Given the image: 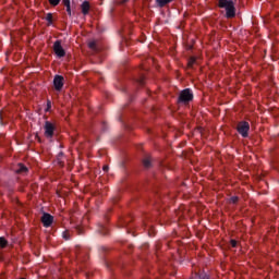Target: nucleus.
Instances as JSON below:
<instances>
[{"label": "nucleus", "instance_id": "obj_1", "mask_svg": "<svg viewBox=\"0 0 279 279\" xmlns=\"http://www.w3.org/2000/svg\"><path fill=\"white\" fill-rule=\"evenodd\" d=\"M218 8H225L227 19H234L236 16V9L232 0H219Z\"/></svg>", "mask_w": 279, "mask_h": 279}, {"label": "nucleus", "instance_id": "obj_6", "mask_svg": "<svg viewBox=\"0 0 279 279\" xmlns=\"http://www.w3.org/2000/svg\"><path fill=\"white\" fill-rule=\"evenodd\" d=\"M54 90H62L64 86V76L56 75L53 80Z\"/></svg>", "mask_w": 279, "mask_h": 279}, {"label": "nucleus", "instance_id": "obj_11", "mask_svg": "<svg viewBox=\"0 0 279 279\" xmlns=\"http://www.w3.org/2000/svg\"><path fill=\"white\" fill-rule=\"evenodd\" d=\"M19 169L16 170V173H27V167H25L23 163L17 165Z\"/></svg>", "mask_w": 279, "mask_h": 279}, {"label": "nucleus", "instance_id": "obj_5", "mask_svg": "<svg viewBox=\"0 0 279 279\" xmlns=\"http://www.w3.org/2000/svg\"><path fill=\"white\" fill-rule=\"evenodd\" d=\"M236 130L243 138H247L250 132V123L248 122H240L236 126Z\"/></svg>", "mask_w": 279, "mask_h": 279}, {"label": "nucleus", "instance_id": "obj_18", "mask_svg": "<svg viewBox=\"0 0 279 279\" xmlns=\"http://www.w3.org/2000/svg\"><path fill=\"white\" fill-rule=\"evenodd\" d=\"M63 5L69 7L71 5V0H62Z\"/></svg>", "mask_w": 279, "mask_h": 279}, {"label": "nucleus", "instance_id": "obj_23", "mask_svg": "<svg viewBox=\"0 0 279 279\" xmlns=\"http://www.w3.org/2000/svg\"><path fill=\"white\" fill-rule=\"evenodd\" d=\"M140 84H142V85L144 84V81H143V78H141V80H140Z\"/></svg>", "mask_w": 279, "mask_h": 279}, {"label": "nucleus", "instance_id": "obj_16", "mask_svg": "<svg viewBox=\"0 0 279 279\" xmlns=\"http://www.w3.org/2000/svg\"><path fill=\"white\" fill-rule=\"evenodd\" d=\"M48 1H49L50 5H53V7L60 4V0H48Z\"/></svg>", "mask_w": 279, "mask_h": 279}, {"label": "nucleus", "instance_id": "obj_20", "mask_svg": "<svg viewBox=\"0 0 279 279\" xmlns=\"http://www.w3.org/2000/svg\"><path fill=\"white\" fill-rule=\"evenodd\" d=\"M65 8H66V12H68L69 16H71V4Z\"/></svg>", "mask_w": 279, "mask_h": 279}, {"label": "nucleus", "instance_id": "obj_17", "mask_svg": "<svg viewBox=\"0 0 279 279\" xmlns=\"http://www.w3.org/2000/svg\"><path fill=\"white\" fill-rule=\"evenodd\" d=\"M230 202H231V204H236V202H239V197L233 196L230 198Z\"/></svg>", "mask_w": 279, "mask_h": 279}, {"label": "nucleus", "instance_id": "obj_13", "mask_svg": "<svg viewBox=\"0 0 279 279\" xmlns=\"http://www.w3.org/2000/svg\"><path fill=\"white\" fill-rule=\"evenodd\" d=\"M196 61L197 59L195 57L190 58L187 61V68L193 69V65L195 64Z\"/></svg>", "mask_w": 279, "mask_h": 279}, {"label": "nucleus", "instance_id": "obj_9", "mask_svg": "<svg viewBox=\"0 0 279 279\" xmlns=\"http://www.w3.org/2000/svg\"><path fill=\"white\" fill-rule=\"evenodd\" d=\"M174 0H156L158 8H165L168 3H173Z\"/></svg>", "mask_w": 279, "mask_h": 279}, {"label": "nucleus", "instance_id": "obj_7", "mask_svg": "<svg viewBox=\"0 0 279 279\" xmlns=\"http://www.w3.org/2000/svg\"><path fill=\"white\" fill-rule=\"evenodd\" d=\"M41 223L45 228H49L53 223V216L50 214H44L41 217Z\"/></svg>", "mask_w": 279, "mask_h": 279}, {"label": "nucleus", "instance_id": "obj_3", "mask_svg": "<svg viewBox=\"0 0 279 279\" xmlns=\"http://www.w3.org/2000/svg\"><path fill=\"white\" fill-rule=\"evenodd\" d=\"M56 132V125L47 121L44 125V136L46 138H53V133Z\"/></svg>", "mask_w": 279, "mask_h": 279}, {"label": "nucleus", "instance_id": "obj_15", "mask_svg": "<svg viewBox=\"0 0 279 279\" xmlns=\"http://www.w3.org/2000/svg\"><path fill=\"white\" fill-rule=\"evenodd\" d=\"M8 245V240L5 238H0V247H7Z\"/></svg>", "mask_w": 279, "mask_h": 279}, {"label": "nucleus", "instance_id": "obj_22", "mask_svg": "<svg viewBox=\"0 0 279 279\" xmlns=\"http://www.w3.org/2000/svg\"><path fill=\"white\" fill-rule=\"evenodd\" d=\"M109 169H110V167H108V166L102 167V171H105V172H108Z\"/></svg>", "mask_w": 279, "mask_h": 279}, {"label": "nucleus", "instance_id": "obj_19", "mask_svg": "<svg viewBox=\"0 0 279 279\" xmlns=\"http://www.w3.org/2000/svg\"><path fill=\"white\" fill-rule=\"evenodd\" d=\"M230 243H231V246L236 247V243H238L236 240H231Z\"/></svg>", "mask_w": 279, "mask_h": 279}, {"label": "nucleus", "instance_id": "obj_8", "mask_svg": "<svg viewBox=\"0 0 279 279\" xmlns=\"http://www.w3.org/2000/svg\"><path fill=\"white\" fill-rule=\"evenodd\" d=\"M81 10H82V14H84V16H87V14L90 12V2L84 1L81 4Z\"/></svg>", "mask_w": 279, "mask_h": 279}, {"label": "nucleus", "instance_id": "obj_24", "mask_svg": "<svg viewBox=\"0 0 279 279\" xmlns=\"http://www.w3.org/2000/svg\"><path fill=\"white\" fill-rule=\"evenodd\" d=\"M128 1H130V0H122V3H128Z\"/></svg>", "mask_w": 279, "mask_h": 279}, {"label": "nucleus", "instance_id": "obj_2", "mask_svg": "<svg viewBox=\"0 0 279 279\" xmlns=\"http://www.w3.org/2000/svg\"><path fill=\"white\" fill-rule=\"evenodd\" d=\"M189 101H193V93L191 92V89L186 88L180 93L178 102L189 104Z\"/></svg>", "mask_w": 279, "mask_h": 279}, {"label": "nucleus", "instance_id": "obj_26", "mask_svg": "<svg viewBox=\"0 0 279 279\" xmlns=\"http://www.w3.org/2000/svg\"><path fill=\"white\" fill-rule=\"evenodd\" d=\"M64 239H69L66 235H64Z\"/></svg>", "mask_w": 279, "mask_h": 279}, {"label": "nucleus", "instance_id": "obj_14", "mask_svg": "<svg viewBox=\"0 0 279 279\" xmlns=\"http://www.w3.org/2000/svg\"><path fill=\"white\" fill-rule=\"evenodd\" d=\"M88 47H89V49H92V51H97V41H95V40L89 41Z\"/></svg>", "mask_w": 279, "mask_h": 279}, {"label": "nucleus", "instance_id": "obj_25", "mask_svg": "<svg viewBox=\"0 0 279 279\" xmlns=\"http://www.w3.org/2000/svg\"><path fill=\"white\" fill-rule=\"evenodd\" d=\"M61 167H64V163H60Z\"/></svg>", "mask_w": 279, "mask_h": 279}, {"label": "nucleus", "instance_id": "obj_4", "mask_svg": "<svg viewBox=\"0 0 279 279\" xmlns=\"http://www.w3.org/2000/svg\"><path fill=\"white\" fill-rule=\"evenodd\" d=\"M53 52L56 53L57 58H64V56H66V51L62 47V41L60 40L54 41Z\"/></svg>", "mask_w": 279, "mask_h": 279}, {"label": "nucleus", "instance_id": "obj_12", "mask_svg": "<svg viewBox=\"0 0 279 279\" xmlns=\"http://www.w3.org/2000/svg\"><path fill=\"white\" fill-rule=\"evenodd\" d=\"M46 21H47L48 25H53V14L47 13Z\"/></svg>", "mask_w": 279, "mask_h": 279}, {"label": "nucleus", "instance_id": "obj_10", "mask_svg": "<svg viewBox=\"0 0 279 279\" xmlns=\"http://www.w3.org/2000/svg\"><path fill=\"white\" fill-rule=\"evenodd\" d=\"M143 165L146 169H149L151 167V157H146L143 159Z\"/></svg>", "mask_w": 279, "mask_h": 279}, {"label": "nucleus", "instance_id": "obj_21", "mask_svg": "<svg viewBox=\"0 0 279 279\" xmlns=\"http://www.w3.org/2000/svg\"><path fill=\"white\" fill-rule=\"evenodd\" d=\"M51 108V100L47 101V110H49Z\"/></svg>", "mask_w": 279, "mask_h": 279}]
</instances>
